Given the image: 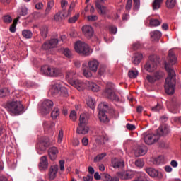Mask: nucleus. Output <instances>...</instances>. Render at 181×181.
I'll list each match as a JSON object with an SVG mask.
<instances>
[{
  "mask_svg": "<svg viewBox=\"0 0 181 181\" xmlns=\"http://www.w3.org/2000/svg\"><path fill=\"white\" fill-rule=\"evenodd\" d=\"M40 35L42 37H47V33H49V28L46 25H43L40 28Z\"/></svg>",
  "mask_w": 181,
  "mask_h": 181,
  "instance_id": "obj_37",
  "label": "nucleus"
},
{
  "mask_svg": "<svg viewBox=\"0 0 181 181\" xmlns=\"http://www.w3.org/2000/svg\"><path fill=\"white\" fill-rule=\"evenodd\" d=\"M104 177L106 181H119V178L117 177H111L110 174H105Z\"/></svg>",
  "mask_w": 181,
  "mask_h": 181,
  "instance_id": "obj_47",
  "label": "nucleus"
},
{
  "mask_svg": "<svg viewBox=\"0 0 181 181\" xmlns=\"http://www.w3.org/2000/svg\"><path fill=\"white\" fill-rule=\"evenodd\" d=\"M162 23V21L156 18H151L150 20V25L153 27L160 26Z\"/></svg>",
  "mask_w": 181,
  "mask_h": 181,
  "instance_id": "obj_43",
  "label": "nucleus"
},
{
  "mask_svg": "<svg viewBox=\"0 0 181 181\" xmlns=\"http://www.w3.org/2000/svg\"><path fill=\"white\" fill-rule=\"evenodd\" d=\"M144 139L146 145H153L155 142L159 141V135L147 132L144 134Z\"/></svg>",
  "mask_w": 181,
  "mask_h": 181,
  "instance_id": "obj_9",
  "label": "nucleus"
},
{
  "mask_svg": "<svg viewBox=\"0 0 181 181\" xmlns=\"http://www.w3.org/2000/svg\"><path fill=\"white\" fill-rule=\"evenodd\" d=\"M105 156H107V153H103L101 154L98 155L95 158H94V162L97 163V162H100V160H103V159H104V158H105Z\"/></svg>",
  "mask_w": 181,
  "mask_h": 181,
  "instance_id": "obj_51",
  "label": "nucleus"
},
{
  "mask_svg": "<svg viewBox=\"0 0 181 181\" xmlns=\"http://www.w3.org/2000/svg\"><path fill=\"white\" fill-rule=\"evenodd\" d=\"M42 49H43L44 50H49V49H52L50 42H49V41L44 42L42 45Z\"/></svg>",
  "mask_w": 181,
  "mask_h": 181,
  "instance_id": "obj_58",
  "label": "nucleus"
},
{
  "mask_svg": "<svg viewBox=\"0 0 181 181\" xmlns=\"http://www.w3.org/2000/svg\"><path fill=\"white\" fill-rule=\"evenodd\" d=\"M104 97L112 100V101H119V97L115 93V85L111 82H108L106 88L103 92Z\"/></svg>",
  "mask_w": 181,
  "mask_h": 181,
  "instance_id": "obj_4",
  "label": "nucleus"
},
{
  "mask_svg": "<svg viewBox=\"0 0 181 181\" xmlns=\"http://www.w3.org/2000/svg\"><path fill=\"white\" fill-rule=\"evenodd\" d=\"M86 104L89 108L94 110V108L95 107V100L94 99H93V98L88 97L86 99Z\"/></svg>",
  "mask_w": 181,
  "mask_h": 181,
  "instance_id": "obj_35",
  "label": "nucleus"
},
{
  "mask_svg": "<svg viewBox=\"0 0 181 181\" xmlns=\"http://www.w3.org/2000/svg\"><path fill=\"white\" fill-rule=\"evenodd\" d=\"M22 36L25 37V39H32V36H33V33L30 30H23L22 31Z\"/></svg>",
  "mask_w": 181,
  "mask_h": 181,
  "instance_id": "obj_39",
  "label": "nucleus"
},
{
  "mask_svg": "<svg viewBox=\"0 0 181 181\" xmlns=\"http://www.w3.org/2000/svg\"><path fill=\"white\" fill-rule=\"evenodd\" d=\"M61 92L63 95L65 97H67L69 92L67 91V88L62 87L60 83H54L51 89L49 90V93L51 95H52L53 97H56L57 94H59V92Z\"/></svg>",
  "mask_w": 181,
  "mask_h": 181,
  "instance_id": "obj_8",
  "label": "nucleus"
},
{
  "mask_svg": "<svg viewBox=\"0 0 181 181\" xmlns=\"http://www.w3.org/2000/svg\"><path fill=\"white\" fill-rule=\"evenodd\" d=\"M168 59L170 64L172 65L176 64V63H177V58L172 49H170L168 52Z\"/></svg>",
  "mask_w": 181,
  "mask_h": 181,
  "instance_id": "obj_29",
  "label": "nucleus"
},
{
  "mask_svg": "<svg viewBox=\"0 0 181 181\" xmlns=\"http://www.w3.org/2000/svg\"><path fill=\"white\" fill-rule=\"evenodd\" d=\"M153 165H163L165 163V157L160 156L156 158L153 162Z\"/></svg>",
  "mask_w": 181,
  "mask_h": 181,
  "instance_id": "obj_36",
  "label": "nucleus"
},
{
  "mask_svg": "<svg viewBox=\"0 0 181 181\" xmlns=\"http://www.w3.org/2000/svg\"><path fill=\"white\" fill-rule=\"evenodd\" d=\"M66 16H67V15L63 14L62 13V11H60L54 16V19L57 22H62V21H63V19H64V17Z\"/></svg>",
  "mask_w": 181,
  "mask_h": 181,
  "instance_id": "obj_40",
  "label": "nucleus"
},
{
  "mask_svg": "<svg viewBox=\"0 0 181 181\" xmlns=\"http://www.w3.org/2000/svg\"><path fill=\"white\" fill-rule=\"evenodd\" d=\"M144 69L148 71V73H152L156 70V62L155 61L149 60L146 62L144 66Z\"/></svg>",
  "mask_w": 181,
  "mask_h": 181,
  "instance_id": "obj_20",
  "label": "nucleus"
},
{
  "mask_svg": "<svg viewBox=\"0 0 181 181\" xmlns=\"http://www.w3.org/2000/svg\"><path fill=\"white\" fill-rule=\"evenodd\" d=\"M76 77V71L74 70L68 71L66 74V78L68 80L69 83L73 81V78Z\"/></svg>",
  "mask_w": 181,
  "mask_h": 181,
  "instance_id": "obj_32",
  "label": "nucleus"
},
{
  "mask_svg": "<svg viewBox=\"0 0 181 181\" xmlns=\"http://www.w3.org/2000/svg\"><path fill=\"white\" fill-rule=\"evenodd\" d=\"M3 21L4 23H11L12 22V17L9 15L4 16Z\"/></svg>",
  "mask_w": 181,
  "mask_h": 181,
  "instance_id": "obj_57",
  "label": "nucleus"
},
{
  "mask_svg": "<svg viewBox=\"0 0 181 181\" xmlns=\"http://www.w3.org/2000/svg\"><path fill=\"white\" fill-rule=\"evenodd\" d=\"M69 83L73 86V87H75V88L78 89V91H83L84 88H86V83H83L78 79L71 81Z\"/></svg>",
  "mask_w": 181,
  "mask_h": 181,
  "instance_id": "obj_16",
  "label": "nucleus"
},
{
  "mask_svg": "<svg viewBox=\"0 0 181 181\" xmlns=\"http://www.w3.org/2000/svg\"><path fill=\"white\" fill-rule=\"evenodd\" d=\"M146 80L148 81V83H155L156 81V78H155V76H151V75H147L146 76Z\"/></svg>",
  "mask_w": 181,
  "mask_h": 181,
  "instance_id": "obj_61",
  "label": "nucleus"
},
{
  "mask_svg": "<svg viewBox=\"0 0 181 181\" xmlns=\"http://www.w3.org/2000/svg\"><path fill=\"white\" fill-rule=\"evenodd\" d=\"M129 78H136L138 77V71H129L128 73Z\"/></svg>",
  "mask_w": 181,
  "mask_h": 181,
  "instance_id": "obj_53",
  "label": "nucleus"
},
{
  "mask_svg": "<svg viewBox=\"0 0 181 181\" xmlns=\"http://www.w3.org/2000/svg\"><path fill=\"white\" fill-rule=\"evenodd\" d=\"M82 71L83 76L86 78H90V77H93V73H91V71L89 69H87V67L84 66V65H83Z\"/></svg>",
  "mask_w": 181,
  "mask_h": 181,
  "instance_id": "obj_34",
  "label": "nucleus"
},
{
  "mask_svg": "<svg viewBox=\"0 0 181 181\" xmlns=\"http://www.w3.org/2000/svg\"><path fill=\"white\" fill-rule=\"evenodd\" d=\"M21 19V16H18L14 19L13 24L10 26L9 30L11 33H15L16 32V25H18V21Z\"/></svg>",
  "mask_w": 181,
  "mask_h": 181,
  "instance_id": "obj_33",
  "label": "nucleus"
},
{
  "mask_svg": "<svg viewBox=\"0 0 181 181\" xmlns=\"http://www.w3.org/2000/svg\"><path fill=\"white\" fill-rule=\"evenodd\" d=\"M63 136H64L63 129H61L59 130V134H58V140H57L58 144H61L62 142Z\"/></svg>",
  "mask_w": 181,
  "mask_h": 181,
  "instance_id": "obj_59",
  "label": "nucleus"
},
{
  "mask_svg": "<svg viewBox=\"0 0 181 181\" xmlns=\"http://www.w3.org/2000/svg\"><path fill=\"white\" fill-rule=\"evenodd\" d=\"M48 42H49L52 49L57 47V45H59V39L57 38H52Z\"/></svg>",
  "mask_w": 181,
  "mask_h": 181,
  "instance_id": "obj_45",
  "label": "nucleus"
},
{
  "mask_svg": "<svg viewBox=\"0 0 181 181\" xmlns=\"http://www.w3.org/2000/svg\"><path fill=\"white\" fill-rule=\"evenodd\" d=\"M165 68L168 73V77L165 79L164 88L166 94L169 95L175 94V86H176V73L175 70L172 69V66H169L165 62Z\"/></svg>",
  "mask_w": 181,
  "mask_h": 181,
  "instance_id": "obj_1",
  "label": "nucleus"
},
{
  "mask_svg": "<svg viewBox=\"0 0 181 181\" xmlns=\"http://www.w3.org/2000/svg\"><path fill=\"white\" fill-rule=\"evenodd\" d=\"M133 9L134 11H139L141 8V0H133Z\"/></svg>",
  "mask_w": 181,
  "mask_h": 181,
  "instance_id": "obj_49",
  "label": "nucleus"
},
{
  "mask_svg": "<svg viewBox=\"0 0 181 181\" xmlns=\"http://www.w3.org/2000/svg\"><path fill=\"white\" fill-rule=\"evenodd\" d=\"M90 119V115L88 113H82L80 115L78 124L87 125Z\"/></svg>",
  "mask_w": 181,
  "mask_h": 181,
  "instance_id": "obj_23",
  "label": "nucleus"
},
{
  "mask_svg": "<svg viewBox=\"0 0 181 181\" xmlns=\"http://www.w3.org/2000/svg\"><path fill=\"white\" fill-rule=\"evenodd\" d=\"M48 155L51 160H56L57 156L59 155V149L57 147L52 146L48 149Z\"/></svg>",
  "mask_w": 181,
  "mask_h": 181,
  "instance_id": "obj_17",
  "label": "nucleus"
},
{
  "mask_svg": "<svg viewBox=\"0 0 181 181\" xmlns=\"http://www.w3.org/2000/svg\"><path fill=\"white\" fill-rule=\"evenodd\" d=\"M38 168L41 172L47 170V168H49V160H47V156H44L40 158Z\"/></svg>",
  "mask_w": 181,
  "mask_h": 181,
  "instance_id": "obj_12",
  "label": "nucleus"
},
{
  "mask_svg": "<svg viewBox=\"0 0 181 181\" xmlns=\"http://www.w3.org/2000/svg\"><path fill=\"white\" fill-rule=\"evenodd\" d=\"M54 105V103L50 99H45L42 100L41 102V104L40 105V114H42V115H43L44 117L47 115L48 114H50V112L52 111Z\"/></svg>",
  "mask_w": 181,
  "mask_h": 181,
  "instance_id": "obj_6",
  "label": "nucleus"
},
{
  "mask_svg": "<svg viewBox=\"0 0 181 181\" xmlns=\"http://www.w3.org/2000/svg\"><path fill=\"white\" fill-rule=\"evenodd\" d=\"M146 152H148V148L145 145L138 146L134 149V156L136 158H139V156H144V155H146Z\"/></svg>",
  "mask_w": 181,
  "mask_h": 181,
  "instance_id": "obj_15",
  "label": "nucleus"
},
{
  "mask_svg": "<svg viewBox=\"0 0 181 181\" xmlns=\"http://www.w3.org/2000/svg\"><path fill=\"white\" fill-rule=\"evenodd\" d=\"M169 132H170V129H169V126L166 124L161 125L157 129V135H159L160 136H165V135H168Z\"/></svg>",
  "mask_w": 181,
  "mask_h": 181,
  "instance_id": "obj_19",
  "label": "nucleus"
},
{
  "mask_svg": "<svg viewBox=\"0 0 181 181\" xmlns=\"http://www.w3.org/2000/svg\"><path fill=\"white\" fill-rule=\"evenodd\" d=\"M132 8V0H127L125 9L127 11L128 13H129V11H131Z\"/></svg>",
  "mask_w": 181,
  "mask_h": 181,
  "instance_id": "obj_55",
  "label": "nucleus"
},
{
  "mask_svg": "<svg viewBox=\"0 0 181 181\" xmlns=\"http://www.w3.org/2000/svg\"><path fill=\"white\" fill-rule=\"evenodd\" d=\"M163 2V0H154V1L152 4L153 11H156L159 9Z\"/></svg>",
  "mask_w": 181,
  "mask_h": 181,
  "instance_id": "obj_38",
  "label": "nucleus"
},
{
  "mask_svg": "<svg viewBox=\"0 0 181 181\" xmlns=\"http://www.w3.org/2000/svg\"><path fill=\"white\" fill-rule=\"evenodd\" d=\"M85 84L88 90H91L92 91L98 92L100 90V86L96 83H94V82L86 81Z\"/></svg>",
  "mask_w": 181,
  "mask_h": 181,
  "instance_id": "obj_25",
  "label": "nucleus"
},
{
  "mask_svg": "<svg viewBox=\"0 0 181 181\" xmlns=\"http://www.w3.org/2000/svg\"><path fill=\"white\" fill-rule=\"evenodd\" d=\"M69 118L71 121H77V112H76L74 110L71 111L69 115Z\"/></svg>",
  "mask_w": 181,
  "mask_h": 181,
  "instance_id": "obj_54",
  "label": "nucleus"
},
{
  "mask_svg": "<svg viewBox=\"0 0 181 181\" xmlns=\"http://www.w3.org/2000/svg\"><path fill=\"white\" fill-rule=\"evenodd\" d=\"M98 110H99L98 118L100 122L106 124L110 121L108 116L105 114L106 111L108 110V105L105 103H100L98 106Z\"/></svg>",
  "mask_w": 181,
  "mask_h": 181,
  "instance_id": "obj_7",
  "label": "nucleus"
},
{
  "mask_svg": "<svg viewBox=\"0 0 181 181\" xmlns=\"http://www.w3.org/2000/svg\"><path fill=\"white\" fill-rule=\"evenodd\" d=\"M106 68L105 66H100L98 70V74L100 76H104L105 74Z\"/></svg>",
  "mask_w": 181,
  "mask_h": 181,
  "instance_id": "obj_60",
  "label": "nucleus"
},
{
  "mask_svg": "<svg viewBox=\"0 0 181 181\" xmlns=\"http://www.w3.org/2000/svg\"><path fill=\"white\" fill-rule=\"evenodd\" d=\"M74 49L76 53H78V54H81L82 56H90V54L93 53V50L90 49V46L88 45L87 43L81 41L76 42Z\"/></svg>",
  "mask_w": 181,
  "mask_h": 181,
  "instance_id": "obj_5",
  "label": "nucleus"
},
{
  "mask_svg": "<svg viewBox=\"0 0 181 181\" xmlns=\"http://www.w3.org/2000/svg\"><path fill=\"white\" fill-rule=\"evenodd\" d=\"M49 142H50V139L49 137H41L40 138L38 143V149L42 151V152H45L47 148H49Z\"/></svg>",
  "mask_w": 181,
  "mask_h": 181,
  "instance_id": "obj_11",
  "label": "nucleus"
},
{
  "mask_svg": "<svg viewBox=\"0 0 181 181\" xmlns=\"http://www.w3.org/2000/svg\"><path fill=\"white\" fill-rule=\"evenodd\" d=\"M144 165H145V162H144V160L142 159H137L135 161V166H136V168H144Z\"/></svg>",
  "mask_w": 181,
  "mask_h": 181,
  "instance_id": "obj_52",
  "label": "nucleus"
},
{
  "mask_svg": "<svg viewBox=\"0 0 181 181\" xmlns=\"http://www.w3.org/2000/svg\"><path fill=\"white\" fill-rule=\"evenodd\" d=\"M112 166L115 169H122L125 166V163L123 160H119L118 158H115L112 160Z\"/></svg>",
  "mask_w": 181,
  "mask_h": 181,
  "instance_id": "obj_21",
  "label": "nucleus"
},
{
  "mask_svg": "<svg viewBox=\"0 0 181 181\" xmlns=\"http://www.w3.org/2000/svg\"><path fill=\"white\" fill-rule=\"evenodd\" d=\"M10 91L8 88H4L0 89V98L6 97L9 94Z\"/></svg>",
  "mask_w": 181,
  "mask_h": 181,
  "instance_id": "obj_48",
  "label": "nucleus"
},
{
  "mask_svg": "<svg viewBox=\"0 0 181 181\" xmlns=\"http://www.w3.org/2000/svg\"><path fill=\"white\" fill-rule=\"evenodd\" d=\"M165 4L168 9H173L176 6V0H167Z\"/></svg>",
  "mask_w": 181,
  "mask_h": 181,
  "instance_id": "obj_42",
  "label": "nucleus"
},
{
  "mask_svg": "<svg viewBox=\"0 0 181 181\" xmlns=\"http://www.w3.org/2000/svg\"><path fill=\"white\" fill-rule=\"evenodd\" d=\"M53 6H54V1H48L47 4V8L45 9V15H49V13H50V11H52V8H53Z\"/></svg>",
  "mask_w": 181,
  "mask_h": 181,
  "instance_id": "obj_41",
  "label": "nucleus"
},
{
  "mask_svg": "<svg viewBox=\"0 0 181 181\" xmlns=\"http://www.w3.org/2000/svg\"><path fill=\"white\" fill-rule=\"evenodd\" d=\"M76 6V4L74 3H71L70 4V6H69V8L67 12H66L64 10H62L61 11V13L63 14V15H66L65 17H64V19H66V18H68V16H70V15H71V12H73V9H74V7Z\"/></svg>",
  "mask_w": 181,
  "mask_h": 181,
  "instance_id": "obj_31",
  "label": "nucleus"
},
{
  "mask_svg": "<svg viewBox=\"0 0 181 181\" xmlns=\"http://www.w3.org/2000/svg\"><path fill=\"white\" fill-rule=\"evenodd\" d=\"M150 36L152 40L158 41L162 37V33L159 30H154L150 33Z\"/></svg>",
  "mask_w": 181,
  "mask_h": 181,
  "instance_id": "obj_27",
  "label": "nucleus"
},
{
  "mask_svg": "<svg viewBox=\"0 0 181 181\" xmlns=\"http://www.w3.org/2000/svg\"><path fill=\"white\" fill-rule=\"evenodd\" d=\"M40 72L47 77H60L62 76V69L49 65L41 66Z\"/></svg>",
  "mask_w": 181,
  "mask_h": 181,
  "instance_id": "obj_3",
  "label": "nucleus"
},
{
  "mask_svg": "<svg viewBox=\"0 0 181 181\" xmlns=\"http://www.w3.org/2000/svg\"><path fill=\"white\" fill-rule=\"evenodd\" d=\"M100 66V62L97 59H92L88 62V69L92 71V73H97L98 70V66Z\"/></svg>",
  "mask_w": 181,
  "mask_h": 181,
  "instance_id": "obj_14",
  "label": "nucleus"
},
{
  "mask_svg": "<svg viewBox=\"0 0 181 181\" xmlns=\"http://www.w3.org/2000/svg\"><path fill=\"white\" fill-rule=\"evenodd\" d=\"M6 110L8 111L10 115L16 117V115H21L23 114L25 107L21 100H13L8 102L6 105Z\"/></svg>",
  "mask_w": 181,
  "mask_h": 181,
  "instance_id": "obj_2",
  "label": "nucleus"
},
{
  "mask_svg": "<svg viewBox=\"0 0 181 181\" xmlns=\"http://www.w3.org/2000/svg\"><path fill=\"white\" fill-rule=\"evenodd\" d=\"M57 172H59V166L57 165H52L49 170V180H54L57 176Z\"/></svg>",
  "mask_w": 181,
  "mask_h": 181,
  "instance_id": "obj_18",
  "label": "nucleus"
},
{
  "mask_svg": "<svg viewBox=\"0 0 181 181\" xmlns=\"http://www.w3.org/2000/svg\"><path fill=\"white\" fill-rule=\"evenodd\" d=\"M168 109L170 112L173 114H177L179 112V104H177V99L173 98L169 104L167 105Z\"/></svg>",
  "mask_w": 181,
  "mask_h": 181,
  "instance_id": "obj_10",
  "label": "nucleus"
},
{
  "mask_svg": "<svg viewBox=\"0 0 181 181\" xmlns=\"http://www.w3.org/2000/svg\"><path fill=\"white\" fill-rule=\"evenodd\" d=\"M95 4L100 15H105L107 13V7L102 6L101 4L99 3V0L95 1Z\"/></svg>",
  "mask_w": 181,
  "mask_h": 181,
  "instance_id": "obj_26",
  "label": "nucleus"
},
{
  "mask_svg": "<svg viewBox=\"0 0 181 181\" xmlns=\"http://www.w3.org/2000/svg\"><path fill=\"white\" fill-rule=\"evenodd\" d=\"M54 127V124L52 122H43V127L44 129H50V128H53Z\"/></svg>",
  "mask_w": 181,
  "mask_h": 181,
  "instance_id": "obj_50",
  "label": "nucleus"
},
{
  "mask_svg": "<svg viewBox=\"0 0 181 181\" xmlns=\"http://www.w3.org/2000/svg\"><path fill=\"white\" fill-rule=\"evenodd\" d=\"M59 115H60V110H59V108L57 107L54 108V110L51 112V117L52 119H56V118H57Z\"/></svg>",
  "mask_w": 181,
  "mask_h": 181,
  "instance_id": "obj_44",
  "label": "nucleus"
},
{
  "mask_svg": "<svg viewBox=\"0 0 181 181\" xmlns=\"http://www.w3.org/2000/svg\"><path fill=\"white\" fill-rule=\"evenodd\" d=\"M82 33L86 39H91L94 36V29L91 25H84L82 27Z\"/></svg>",
  "mask_w": 181,
  "mask_h": 181,
  "instance_id": "obj_13",
  "label": "nucleus"
},
{
  "mask_svg": "<svg viewBox=\"0 0 181 181\" xmlns=\"http://www.w3.org/2000/svg\"><path fill=\"white\" fill-rule=\"evenodd\" d=\"M78 14H76L75 16H74L72 18H70L69 19V23H76V22H77V19H78Z\"/></svg>",
  "mask_w": 181,
  "mask_h": 181,
  "instance_id": "obj_62",
  "label": "nucleus"
},
{
  "mask_svg": "<svg viewBox=\"0 0 181 181\" xmlns=\"http://www.w3.org/2000/svg\"><path fill=\"white\" fill-rule=\"evenodd\" d=\"M163 76H165V74L162 71H157L154 74V77L156 80H160V78H162V77H163Z\"/></svg>",
  "mask_w": 181,
  "mask_h": 181,
  "instance_id": "obj_56",
  "label": "nucleus"
},
{
  "mask_svg": "<svg viewBox=\"0 0 181 181\" xmlns=\"http://www.w3.org/2000/svg\"><path fill=\"white\" fill-rule=\"evenodd\" d=\"M63 54L67 57V59H71L73 57V54L71 53V50L69 48H65L63 50Z\"/></svg>",
  "mask_w": 181,
  "mask_h": 181,
  "instance_id": "obj_46",
  "label": "nucleus"
},
{
  "mask_svg": "<svg viewBox=\"0 0 181 181\" xmlns=\"http://www.w3.org/2000/svg\"><path fill=\"white\" fill-rule=\"evenodd\" d=\"M146 172L151 177H158L159 176V172L155 168H148L146 169Z\"/></svg>",
  "mask_w": 181,
  "mask_h": 181,
  "instance_id": "obj_30",
  "label": "nucleus"
},
{
  "mask_svg": "<svg viewBox=\"0 0 181 181\" xmlns=\"http://www.w3.org/2000/svg\"><path fill=\"white\" fill-rule=\"evenodd\" d=\"M98 17L95 15H90L88 16V21L89 22H94L95 21H98Z\"/></svg>",
  "mask_w": 181,
  "mask_h": 181,
  "instance_id": "obj_63",
  "label": "nucleus"
},
{
  "mask_svg": "<svg viewBox=\"0 0 181 181\" xmlns=\"http://www.w3.org/2000/svg\"><path fill=\"white\" fill-rule=\"evenodd\" d=\"M118 175L122 180H127L128 179H132V177H134V174L129 171L126 173H119Z\"/></svg>",
  "mask_w": 181,
  "mask_h": 181,
  "instance_id": "obj_28",
  "label": "nucleus"
},
{
  "mask_svg": "<svg viewBox=\"0 0 181 181\" xmlns=\"http://www.w3.org/2000/svg\"><path fill=\"white\" fill-rule=\"evenodd\" d=\"M142 59H144V55L141 53L137 52L132 58V62L136 66L142 62Z\"/></svg>",
  "mask_w": 181,
  "mask_h": 181,
  "instance_id": "obj_24",
  "label": "nucleus"
},
{
  "mask_svg": "<svg viewBox=\"0 0 181 181\" xmlns=\"http://www.w3.org/2000/svg\"><path fill=\"white\" fill-rule=\"evenodd\" d=\"M88 131H90V127L87 124H78L76 132L80 135H86L88 134Z\"/></svg>",
  "mask_w": 181,
  "mask_h": 181,
  "instance_id": "obj_22",
  "label": "nucleus"
},
{
  "mask_svg": "<svg viewBox=\"0 0 181 181\" xmlns=\"http://www.w3.org/2000/svg\"><path fill=\"white\" fill-rule=\"evenodd\" d=\"M22 16H26L28 15V8L26 6L21 7V13Z\"/></svg>",
  "mask_w": 181,
  "mask_h": 181,
  "instance_id": "obj_64",
  "label": "nucleus"
}]
</instances>
